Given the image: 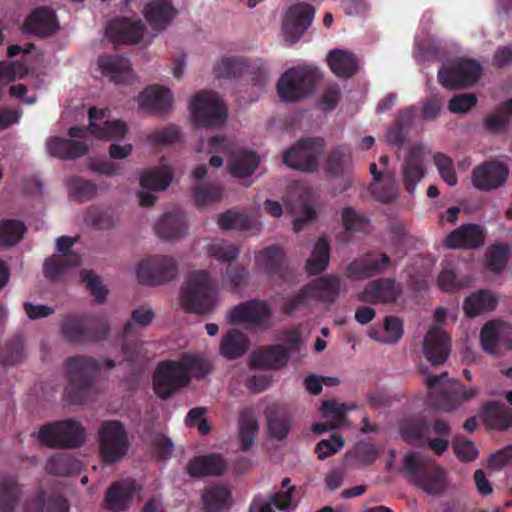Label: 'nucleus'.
<instances>
[{
    "label": "nucleus",
    "instance_id": "13d9d810",
    "mask_svg": "<svg viewBox=\"0 0 512 512\" xmlns=\"http://www.w3.org/2000/svg\"><path fill=\"white\" fill-rule=\"evenodd\" d=\"M430 423L424 419L406 420L400 424L399 431L403 440L407 442L420 441L422 437L429 433Z\"/></svg>",
    "mask_w": 512,
    "mask_h": 512
},
{
    "label": "nucleus",
    "instance_id": "2f4dec72",
    "mask_svg": "<svg viewBox=\"0 0 512 512\" xmlns=\"http://www.w3.org/2000/svg\"><path fill=\"white\" fill-rule=\"evenodd\" d=\"M269 436L276 440H283L291 429L292 416L288 409L279 404L267 406L264 412Z\"/></svg>",
    "mask_w": 512,
    "mask_h": 512
},
{
    "label": "nucleus",
    "instance_id": "6ab92c4d",
    "mask_svg": "<svg viewBox=\"0 0 512 512\" xmlns=\"http://www.w3.org/2000/svg\"><path fill=\"white\" fill-rule=\"evenodd\" d=\"M509 176L508 166L498 160H488L476 166L471 175L473 186L489 192L502 187Z\"/></svg>",
    "mask_w": 512,
    "mask_h": 512
},
{
    "label": "nucleus",
    "instance_id": "79ce46f5",
    "mask_svg": "<svg viewBox=\"0 0 512 512\" xmlns=\"http://www.w3.org/2000/svg\"><path fill=\"white\" fill-rule=\"evenodd\" d=\"M327 61L332 72L341 78L353 76L358 69V62L355 55L340 49L330 51Z\"/></svg>",
    "mask_w": 512,
    "mask_h": 512
},
{
    "label": "nucleus",
    "instance_id": "09e8293b",
    "mask_svg": "<svg viewBox=\"0 0 512 512\" xmlns=\"http://www.w3.org/2000/svg\"><path fill=\"white\" fill-rule=\"evenodd\" d=\"M329 252L328 241L320 237L314 245L310 258L306 261V271L310 275H318L323 272L329 264Z\"/></svg>",
    "mask_w": 512,
    "mask_h": 512
},
{
    "label": "nucleus",
    "instance_id": "f704fd0d",
    "mask_svg": "<svg viewBox=\"0 0 512 512\" xmlns=\"http://www.w3.org/2000/svg\"><path fill=\"white\" fill-rule=\"evenodd\" d=\"M98 66L103 75L117 84H129L131 80V63L129 59L119 55L99 57Z\"/></svg>",
    "mask_w": 512,
    "mask_h": 512
},
{
    "label": "nucleus",
    "instance_id": "b1692460",
    "mask_svg": "<svg viewBox=\"0 0 512 512\" xmlns=\"http://www.w3.org/2000/svg\"><path fill=\"white\" fill-rule=\"evenodd\" d=\"M485 234L481 226L468 223L451 231L443 245L449 249H474L484 244Z\"/></svg>",
    "mask_w": 512,
    "mask_h": 512
},
{
    "label": "nucleus",
    "instance_id": "ea45409f",
    "mask_svg": "<svg viewBox=\"0 0 512 512\" xmlns=\"http://www.w3.org/2000/svg\"><path fill=\"white\" fill-rule=\"evenodd\" d=\"M47 149L54 157L71 160L83 156L87 151V146L80 140L53 137L49 139Z\"/></svg>",
    "mask_w": 512,
    "mask_h": 512
},
{
    "label": "nucleus",
    "instance_id": "0eeeda50",
    "mask_svg": "<svg viewBox=\"0 0 512 512\" xmlns=\"http://www.w3.org/2000/svg\"><path fill=\"white\" fill-rule=\"evenodd\" d=\"M99 452L106 464H113L128 452L130 443L124 424L118 420H105L98 430Z\"/></svg>",
    "mask_w": 512,
    "mask_h": 512
},
{
    "label": "nucleus",
    "instance_id": "0e129e2a",
    "mask_svg": "<svg viewBox=\"0 0 512 512\" xmlns=\"http://www.w3.org/2000/svg\"><path fill=\"white\" fill-rule=\"evenodd\" d=\"M179 362L189 377L192 374L195 378H204L212 370L211 365L198 356L186 355Z\"/></svg>",
    "mask_w": 512,
    "mask_h": 512
},
{
    "label": "nucleus",
    "instance_id": "9b49d317",
    "mask_svg": "<svg viewBox=\"0 0 512 512\" xmlns=\"http://www.w3.org/2000/svg\"><path fill=\"white\" fill-rule=\"evenodd\" d=\"M324 146L325 141L321 137L301 139L286 151L283 162L295 170L312 172L318 166V159Z\"/></svg>",
    "mask_w": 512,
    "mask_h": 512
},
{
    "label": "nucleus",
    "instance_id": "ddd939ff",
    "mask_svg": "<svg viewBox=\"0 0 512 512\" xmlns=\"http://www.w3.org/2000/svg\"><path fill=\"white\" fill-rule=\"evenodd\" d=\"M141 284L155 286L173 280L178 273V264L171 256L156 255L143 260L136 269Z\"/></svg>",
    "mask_w": 512,
    "mask_h": 512
},
{
    "label": "nucleus",
    "instance_id": "f03ea898",
    "mask_svg": "<svg viewBox=\"0 0 512 512\" xmlns=\"http://www.w3.org/2000/svg\"><path fill=\"white\" fill-rule=\"evenodd\" d=\"M403 469L410 481L426 494L439 496L445 492L447 473L433 459L417 452L407 453L403 458Z\"/></svg>",
    "mask_w": 512,
    "mask_h": 512
},
{
    "label": "nucleus",
    "instance_id": "338daca9",
    "mask_svg": "<svg viewBox=\"0 0 512 512\" xmlns=\"http://www.w3.org/2000/svg\"><path fill=\"white\" fill-rule=\"evenodd\" d=\"M433 161L441 178L449 186H455L458 182V178L454 169L453 160L448 155L437 152L433 156Z\"/></svg>",
    "mask_w": 512,
    "mask_h": 512
},
{
    "label": "nucleus",
    "instance_id": "774afa93",
    "mask_svg": "<svg viewBox=\"0 0 512 512\" xmlns=\"http://www.w3.org/2000/svg\"><path fill=\"white\" fill-rule=\"evenodd\" d=\"M23 341L20 337H14L5 344L0 351V362L5 366H12L23 358Z\"/></svg>",
    "mask_w": 512,
    "mask_h": 512
},
{
    "label": "nucleus",
    "instance_id": "6e6552de",
    "mask_svg": "<svg viewBox=\"0 0 512 512\" xmlns=\"http://www.w3.org/2000/svg\"><path fill=\"white\" fill-rule=\"evenodd\" d=\"M85 438V428L72 419L45 424L38 432L39 441L49 447L76 448L84 443Z\"/></svg>",
    "mask_w": 512,
    "mask_h": 512
},
{
    "label": "nucleus",
    "instance_id": "9d476101",
    "mask_svg": "<svg viewBox=\"0 0 512 512\" xmlns=\"http://www.w3.org/2000/svg\"><path fill=\"white\" fill-rule=\"evenodd\" d=\"M210 152L230 154L228 159L229 171L237 178L251 176L258 167L259 158L250 150H232L230 143L223 136H214L209 140Z\"/></svg>",
    "mask_w": 512,
    "mask_h": 512
},
{
    "label": "nucleus",
    "instance_id": "f3484780",
    "mask_svg": "<svg viewBox=\"0 0 512 512\" xmlns=\"http://www.w3.org/2000/svg\"><path fill=\"white\" fill-rule=\"evenodd\" d=\"M315 17V8L306 2L296 3L288 8L283 19L284 38L291 44L296 43L310 27Z\"/></svg>",
    "mask_w": 512,
    "mask_h": 512
},
{
    "label": "nucleus",
    "instance_id": "58836bf2",
    "mask_svg": "<svg viewBox=\"0 0 512 512\" xmlns=\"http://www.w3.org/2000/svg\"><path fill=\"white\" fill-rule=\"evenodd\" d=\"M22 497V485L12 475H0V512H15Z\"/></svg>",
    "mask_w": 512,
    "mask_h": 512
},
{
    "label": "nucleus",
    "instance_id": "473e14b6",
    "mask_svg": "<svg viewBox=\"0 0 512 512\" xmlns=\"http://www.w3.org/2000/svg\"><path fill=\"white\" fill-rule=\"evenodd\" d=\"M289 358V351L283 345H272L254 351L251 364L260 369L279 370L287 364Z\"/></svg>",
    "mask_w": 512,
    "mask_h": 512
},
{
    "label": "nucleus",
    "instance_id": "423d86ee",
    "mask_svg": "<svg viewBox=\"0 0 512 512\" xmlns=\"http://www.w3.org/2000/svg\"><path fill=\"white\" fill-rule=\"evenodd\" d=\"M321 78L320 71L313 67L288 69L277 84V92L284 102H296L311 94Z\"/></svg>",
    "mask_w": 512,
    "mask_h": 512
},
{
    "label": "nucleus",
    "instance_id": "bb28decb",
    "mask_svg": "<svg viewBox=\"0 0 512 512\" xmlns=\"http://www.w3.org/2000/svg\"><path fill=\"white\" fill-rule=\"evenodd\" d=\"M88 116L90 121V132L96 138L117 140L123 138L128 131L126 123L122 120H105L102 125L97 124V119H105V110H98L96 107H91L89 109Z\"/></svg>",
    "mask_w": 512,
    "mask_h": 512
},
{
    "label": "nucleus",
    "instance_id": "f8f14e48",
    "mask_svg": "<svg viewBox=\"0 0 512 512\" xmlns=\"http://www.w3.org/2000/svg\"><path fill=\"white\" fill-rule=\"evenodd\" d=\"M481 65L473 59H459L443 65L438 71L439 83L449 89L468 87L477 82Z\"/></svg>",
    "mask_w": 512,
    "mask_h": 512
},
{
    "label": "nucleus",
    "instance_id": "c756f323",
    "mask_svg": "<svg viewBox=\"0 0 512 512\" xmlns=\"http://www.w3.org/2000/svg\"><path fill=\"white\" fill-rule=\"evenodd\" d=\"M425 174L422 149L412 147L402 163V179L405 190L412 195L416 185L424 178Z\"/></svg>",
    "mask_w": 512,
    "mask_h": 512
},
{
    "label": "nucleus",
    "instance_id": "f257e3e1",
    "mask_svg": "<svg viewBox=\"0 0 512 512\" xmlns=\"http://www.w3.org/2000/svg\"><path fill=\"white\" fill-rule=\"evenodd\" d=\"M102 364L94 357L76 355L65 361L67 386L65 394L73 405L86 404L95 392V375Z\"/></svg>",
    "mask_w": 512,
    "mask_h": 512
},
{
    "label": "nucleus",
    "instance_id": "3c124183",
    "mask_svg": "<svg viewBox=\"0 0 512 512\" xmlns=\"http://www.w3.org/2000/svg\"><path fill=\"white\" fill-rule=\"evenodd\" d=\"M172 171L168 167H159L143 173L140 177V185L147 190H165L172 181Z\"/></svg>",
    "mask_w": 512,
    "mask_h": 512
},
{
    "label": "nucleus",
    "instance_id": "a18cd8bd",
    "mask_svg": "<svg viewBox=\"0 0 512 512\" xmlns=\"http://www.w3.org/2000/svg\"><path fill=\"white\" fill-rule=\"evenodd\" d=\"M248 346L249 340L245 333L231 330L222 337L220 353L227 359H237L246 353Z\"/></svg>",
    "mask_w": 512,
    "mask_h": 512
},
{
    "label": "nucleus",
    "instance_id": "4be33fe9",
    "mask_svg": "<svg viewBox=\"0 0 512 512\" xmlns=\"http://www.w3.org/2000/svg\"><path fill=\"white\" fill-rule=\"evenodd\" d=\"M451 350L450 336L439 327L428 330L423 342V354L434 366L442 365Z\"/></svg>",
    "mask_w": 512,
    "mask_h": 512
},
{
    "label": "nucleus",
    "instance_id": "72a5a7b5",
    "mask_svg": "<svg viewBox=\"0 0 512 512\" xmlns=\"http://www.w3.org/2000/svg\"><path fill=\"white\" fill-rule=\"evenodd\" d=\"M480 416L490 429L503 431L512 427V409L499 401L485 402L481 407Z\"/></svg>",
    "mask_w": 512,
    "mask_h": 512
},
{
    "label": "nucleus",
    "instance_id": "2eb2a0df",
    "mask_svg": "<svg viewBox=\"0 0 512 512\" xmlns=\"http://www.w3.org/2000/svg\"><path fill=\"white\" fill-rule=\"evenodd\" d=\"M256 266L271 278L282 283H291L296 280V272L291 268L284 253L278 245L268 246L255 255Z\"/></svg>",
    "mask_w": 512,
    "mask_h": 512
},
{
    "label": "nucleus",
    "instance_id": "aec40b11",
    "mask_svg": "<svg viewBox=\"0 0 512 512\" xmlns=\"http://www.w3.org/2000/svg\"><path fill=\"white\" fill-rule=\"evenodd\" d=\"M480 342L483 350L497 355L501 350H512V325L490 321L480 331Z\"/></svg>",
    "mask_w": 512,
    "mask_h": 512
},
{
    "label": "nucleus",
    "instance_id": "052dcab7",
    "mask_svg": "<svg viewBox=\"0 0 512 512\" xmlns=\"http://www.w3.org/2000/svg\"><path fill=\"white\" fill-rule=\"evenodd\" d=\"M403 323L395 316H387L384 320V334L383 338L379 337L378 331H372L369 336L373 339L379 340L382 343L393 344L398 342L403 336Z\"/></svg>",
    "mask_w": 512,
    "mask_h": 512
},
{
    "label": "nucleus",
    "instance_id": "37998d69",
    "mask_svg": "<svg viewBox=\"0 0 512 512\" xmlns=\"http://www.w3.org/2000/svg\"><path fill=\"white\" fill-rule=\"evenodd\" d=\"M512 117V98L498 105L483 121L486 131L491 134H501L509 126V120Z\"/></svg>",
    "mask_w": 512,
    "mask_h": 512
},
{
    "label": "nucleus",
    "instance_id": "5fc2aeb1",
    "mask_svg": "<svg viewBox=\"0 0 512 512\" xmlns=\"http://www.w3.org/2000/svg\"><path fill=\"white\" fill-rule=\"evenodd\" d=\"M26 227L18 219L0 221V245L10 247L17 244L23 237Z\"/></svg>",
    "mask_w": 512,
    "mask_h": 512
},
{
    "label": "nucleus",
    "instance_id": "de8ad7c7",
    "mask_svg": "<svg viewBox=\"0 0 512 512\" xmlns=\"http://www.w3.org/2000/svg\"><path fill=\"white\" fill-rule=\"evenodd\" d=\"M497 306V298L487 290H480L466 298L463 309L469 317H475Z\"/></svg>",
    "mask_w": 512,
    "mask_h": 512
},
{
    "label": "nucleus",
    "instance_id": "bf43d9fd",
    "mask_svg": "<svg viewBox=\"0 0 512 512\" xmlns=\"http://www.w3.org/2000/svg\"><path fill=\"white\" fill-rule=\"evenodd\" d=\"M68 189L70 196L79 202L91 200L97 194L96 184L80 177L71 178Z\"/></svg>",
    "mask_w": 512,
    "mask_h": 512
},
{
    "label": "nucleus",
    "instance_id": "603ef678",
    "mask_svg": "<svg viewBox=\"0 0 512 512\" xmlns=\"http://www.w3.org/2000/svg\"><path fill=\"white\" fill-rule=\"evenodd\" d=\"M223 193L224 187L219 183L197 184L192 188L193 200L197 207L220 201Z\"/></svg>",
    "mask_w": 512,
    "mask_h": 512
},
{
    "label": "nucleus",
    "instance_id": "8fccbe9b",
    "mask_svg": "<svg viewBox=\"0 0 512 512\" xmlns=\"http://www.w3.org/2000/svg\"><path fill=\"white\" fill-rule=\"evenodd\" d=\"M351 165V152L347 147L333 149L326 161V172L332 177L348 174Z\"/></svg>",
    "mask_w": 512,
    "mask_h": 512
},
{
    "label": "nucleus",
    "instance_id": "e2e57ef3",
    "mask_svg": "<svg viewBox=\"0 0 512 512\" xmlns=\"http://www.w3.org/2000/svg\"><path fill=\"white\" fill-rule=\"evenodd\" d=\"M80 278L85 283L87 290L94 297V300L98 303H103L106 300L108 290L102 285L101 279L92 270H82L80 272Z\"/></svg>",
    "mask_w": 512,
    "mask_h": 512
},
{
    "label": "nucleus",
    "instance_id": "a211bd4d",
    "mask_svg": "<svg viewBox=\"0 0 512 512\" xmlns=\"http://www.w3.org/2000/svg\"><path fill=\"white\" fill-rule=\"evenodd\" d=\"M73 245L74 239L69 236H61L57 238L56 247L61 255H54L45 260L43 272L47 278L52 281H56L69 268L80 265V256L77 253L71 252Z\"/></svg>",
    "mask_w": 512,
    "mask_h": 512
},
{
    "label": "nucleus",
    "instance_id": "49530a36",
    "mask_svg": "<svg viewBox=\"0 0 512 512\" xmlns=\"http://www.w3.org/2000/svg\"><path fill=\"white\" fill-rule=\"evenodd\" d=\"M45 469L50 475L68 477L79 473L80 463L68 453H56L48 459Z\"/></svg>",
    "mask_w": 512,
    "mask_h": 512
},
{
    "label": "nucleus",
    "instance_id": "e433bc0d",
    "mask_svg": "<svg viewBox=\"0 0 512 512\" xmlns=\"http://www.w3.org/2000/svg\"><path fill=\"white\" fill-rule=\"evenodd\" d=\"M172 101V92L161 86H150L139 95L141 107L159 114L168 111Z\"/></svg>",
    "mask_w": 512,
    "mask_h": 512
},
{
    "label": "nucleus",
    "instance_id": "393cba45",
    "mask_svg": "<svg viewBox=\"0 0 512 512\" xmlns=\"http://www.w3.org/2000/svg\"><path fill=\"white\" fill-rule=\"evenodd\" d=\"M401 289L392 278H379L370 281L357 298L361 302L392 303L400 296Z\"/></svg>",
    "mask_w": 512,
    "mask_h": 512
},
{
    "label": "nucleus",
    "instance_id": "4468645a",
    "mask_svg": "<svg viewBox=\"0 0 512 512\" xmlns=\"http://www.w3.org/2000/svg\"><path fill=\"white\" fill-rule=\"evenodd\" d=\"M190 377L185 375V369L176 361L159 363L153 376V389L161 399L170 398L180 388L189 384Z\"/></svg>",
    "mask_w": 512,
    "mask_h": 512
},
{
    "label": "nucleus",
    "instance_id": "7c9ffc66",
    "mask_svg": "<svg viewBox=\"0 0 512 512\" xmlns=\"http://www.w3.org/2000/svg\"><path fill=\"white\" fill-rule=\"evenodd\" d=\"M141 486L135 481H118L107 489L104 497L106 508L112 512H123L128 509L129 502Z\"/></svg>",
    "mask_w": 512,
    "mask_h": 512
},
{
    "label": "nucleus",
    "instance_id": "c03bdc74",
    "mask_svg": "<svg viewBox=\"0 0 512 512\" xmlns=\"http://www.w3.org/2000/svg\"><path fill=\"white\" fill-rule=\"evenodd\" d=\"M238 430L242 449L247 451L251 448L259 431L258 421L252 408L248 407L240 411Z\"/></svg>",
    "mask_w": 512,
    "mask_h": 512
},
{
    "label": "nucleus",
    "instance_id": "a19ab883",
    "mask_svg": "<svg viewBox=\"0 0 512 512\" xmlns=\"http://www.w3.org/2000/svg\"><path fill=\"white\" fill-rule=\"evenodd\" d=\"M202 504L205 512H222L232 504L231 491L223 485L206 487L202 494Z\"/></svg>",
    "mask_w": 512,
    "mask_h": 512
},
{
    "label": "nucleus",
    "instance_id": "39448f33",
    "mask_svg": "<svg viewBox=\"0 0 512 512\" xmlns=\"http://www.w3.org/2000/svg\"><path fill=\"white\" fill-rule=\"evenodd\" d=\"M109 331V323L101 314L68 315L61 324L63 337L73 344L101 342Z\"/></svg>",
    "mask_w": 512,
    "mask_h": 512
},
{
    "label": "nucleus",
    "instance_id": "7ed1b4c3",
    "mask_svg": "<svg viewBox=\"0 0 512 512\" xmlns=\"http://www.w3.org/2000/svg\"><path fill=\"white\" fill-rule=\"evenodd\" d=\"M448 375H426L425 384L429 389L428 403L430 406L445 413H452L460 409L479 394L476 387L467 388L459 382H453L443 387L441 381Z\"/></svg>",
    "mask_w": 512,
    "mask_h": 512
},
{
    "label": "nucleus",
    "instance_id": "c85d7f7f",
    "mask_svg": "<svg viewBox=\"0 0 512 512\" xmlns=\"http://www.w3.org/2000/svg\"><path fill=\"white\" fill-rule=\"evenodd\" d=\"M271 315V309L265 301L250 300L234 307L229 313L231 323H250L260 325Z\"/></svg>",
    "mask_w": 512,
    "mask_h": 512
},
{
    "label": "nucleus",
    "instance_id": "69168bd1",
    "mask_svg": "<svg viewBox=\"0 0 512 512\" xmlns=\"http://www.w3.org/2000/svg\"><path fill=\"white\" fill-rule=\"evenodd\" d=\"M508 262V248L495 245L488 249L486 254V267L494 273H501Z\"/></svg>",
    "mask_w": 512,
    "mask_h": 512
},
{
    "label": "nucleus",
    "instance_id": "412c9836",
    "mask_svg": "<svg viewBox=\"0 0 512 512\" xmlns=\"http://www.w3.org/2000/svg\"><path fill=\"white\" fill-rule=\"evenodd\" d=\"M391 258L382 252H370L354 259L347 267V276L352 279H368L385 273L392 266Z\"/></svg>",
    "mask_w": 512,
    "mask_h": 512
},
{
    "label": "nucleus",
    "instance_id": "5701e85b",
    "mask_svg": "<svg viewBox=\"0 0 512 512\" xmlns=\"http://www.w3.org/2000/svg\"><path fill=\"white\" fill-rule=\"evenodd\" d=\"M144 30L142 20L120 18L108 23L106 35L115 44H136L141 40Z\"/></svg>",
    "mask_w": 512,
    "mask_h": 512
},
{
    "label": "nucleus",
    "instance_id": "1a4fd4ad",
    "mask_svg": "<svg viewBox=\"0 0 512 512\" xmlns=\"http://www.w3.org/2000/svg\"><path fill=\"white\" fill-rule=\"evenodd\" d=\"M191 115L198 126L217 127L225 123L227 109L217 93L201 91L191 102Z\"/></svg>",
    "mask_w": 512,
    "mask_h": 512
},
{
    "label": "nucleus",
    "instance_id": "4d7b16f0",
    "mask_svg": "<svg viewBox=\"0 0 512 512\" xmlns=\"http://www.w3.org/2000/svg\"><path fill=\"white\" fill-rule=\"evenodd\" d=\"M341 223L347 232H367L370 224L369 218L358 212L351 206L344 207L341 211Z\"/></svg>",
    "mask_w": 512,
    "mask_h": 512
},
{
    "label": "nucleus",
    "instance_id": "20e7f679",
    "mask_svg": "<svg viewBox=\"0 0 512 512\" xmlns=\"http://www.w3.org/2000/svg\"><path fill=\"white\" fill-rule=\"evenodd\" d=\"M217 286L210 272L195 270L189 273L181 290V304L187 312L196 314L210 313L215 305Z\"/></svg>",
    "mask_w": 512,
    "mask_h": 512
},
{
    "label": "nucleus",
    "instance_id": "864d4df0",
    "mask_svg": "<svg viewBox=\"0 0 512 512\" xmlns=\"http://www.w3.org/2000/svg\"><path fill=\"white\" fill-rule=\"evenodd\" d=\"M32 502L37 507V512H69L68 500L60 494H46L41 491L37 493Z\"/></svg>",
    "mask_w": 512,
    "mask_h": 512
},
{
    "label": "nucleus",
    "instance_id": "cd10ccee",
    "mask_svg": "<svg viewBox=\"0 0 512 512\" xmlns=\"http://www.w3.org/2000/svg\"><path fill=\"white\" fill-rule=\"evenodd\" d=\"M23 28L25 32L41 38L50 36L58 29L56 15L49 7H37L25 19Z\"/></svg>",
    "mask_w": 512,
    "mask_h": 512
},
{
    "label": "nucleus",
    "instance_id": "6e6d98bb",
    "mask_svg": "<svg viewBox=\"0 0 512 512\" xmlns=\"http://www.w3.org/2000/svg\"><path fill=\"white\" fill-rule=\"evenodd\" d=\"M207 253L210 257L223 263H231L239 256V248L226 240L214 239L206 247Z\"/></svg>",
    "mask_w": 512,
    "mask_h": 512
},
{
    "label": "nucleus",
    "instance_id": "4c0bfd02",
    "mask_svg": "<svg viewBox=\"0 0 512 512\" xmlns=\"http://www.w3.org/2000/svg\"><path fill=\"white\" fill-rule=\"evenodd\" d=\"M159 237L172 240L182 237L187 231V221L184 212L175 210L168 212L155 225Z\"/></svg>",
    "mask_w": 512,
    "mask_h": 512
},
{
    "label": "nucleus",
    "instance_id": "c9c22d12",
    "mask_svg": "<svg viewBox=\"0 0 512 512\" xmlns=\"http://www.w3.org/2000/svg\"><path fill=\"white\" fill-rule=\"evenodd\" d=\"M143 13L153 30L162 31L170 24L177 10L169 0H153L145 5Z\"/></svg>",
    "mask_w": 512,
    "mask_h": 512
},
{
    "label": "nucleus",
    "instance_id": "dca6fc26",
    "mask_svg": "<svg viewBox=\"0 0 512 512\" xmlns=\"http://www.w3.org/2000/svg\"><path fill=\"white\" fill-rule=\"evenodd\" d=\"M216 76L221 78H236L244 73L252 74V82L258 89H263L266 85L268 74L265 65L258 62L249 61L243 57L222 58L217 64Z\"/></svg>",
    "mask_w": 512,
    "mask_h": 512
},
{
    "label": "nucleus",
    "instance_id": "680f3d73",
    "mask_svg": "<svg viewBox=\"0 0 512 512\" xmlns=\"http://www.w3.org/2000/svg\"><path fill=\"white\" fill-rule=\"evenodd\" d=\"M371 193L380 202H393L398 196V188L393 174L386 175L384 182L375 183L370 186Z\"/></svg>",
    "mask_w": 512,
    "mask_h": 512
},
{
    "label": "nucleus",
    "instance_id": "a878e982",
    "mask_svg": "<svg viewBox=\"0 0 512 512\" xmlns=\"http://www.w3.org/2000/svg\"><path fill=\"white\" fill-rule=\"evenodd\" d=\"M227 468V462L218 453L194 456L186 465V472L193 478L218 477Z\"/></svg>",
    "mask_w": 512,
    "mask_h": 512
}]
</instances>
